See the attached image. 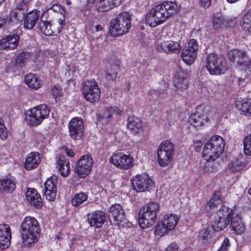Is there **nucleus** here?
Returning <instances> with one entry per match:
<instances>
[{"label": "nucleus", "mask_w": 251, "mask_h": 251, "mask_svg": "<svg viewBox=\"0 0 251 251\" xmlns=\"http://www.w3.org/2000/svg\"><path fill=\"white\" fill-rule=\"evenodd\" d=\"M177 9L175 2L165 1L155 6L147 14L146 23L151 27H155L176 13Z\"/></svg>", "instance_id": "obj_1"}, {"label": "nucleus", "mask_w": 251, "mask_h": 251, "mask_svg": "<svg viewBox=\"0 0 251 251\" xmlns=\"http://www.w3.org/2000/svg\"><path fill=\"white\" fill-rule=\"evenodd\" d=\"M40 225L34 217H25L21 225L20 230L22 246L31 247L37 243L40 236Z\"/></svg>", "instance_id": "obj_2"}, {"label": "nucleus", "mask_w": 251, "mask_h": 251, "mask_svg": "<svg viewBox=\"0 0 251 251\" xmlns=\"http://www.w3.org/2000/svg\"><path fill=\"white\" fill-rule=\"evenodd\" d=\"M159 206L155 202H151L143 207L139 211L138 222L142 228L151 226L155 222Z\"/></svg>", "instance_id": "obj_3"}, {"label": "nucleus", "mask_w": 251, "mask_h": 251, "mask_svg": "<svg viewBox=\"0 0 251 251\" xmlns=\"http://www.w3.org/2000/svg\"><path fill=\"white\" fill-rule=\"evenodd\" d=\"M225 143L222 137L215 135L207 142L203 149L202 155L208 161H214L222 154Z\"/></svg>", "instance_id": "obj_4"}, {"label": "nucleus", "mask_w": 251, "mask_h": 251, "mask_svg": "<svg viewBox=\"0 0 251 251\" xmlns=\"http://www.w3.org/2000/svg\"><path fill=\"white\" fill-rule=\"evenodd\" d=\"M131 15L127 12L119 14L110 22V33L113 36H118L126 33L131 27Z\"/></svg>", "instance_id": "obj_5"}, {"label": "nucleus", "mask_w": 251, "mask_h": 251, "mask_svg": "<svg viewBox=\"0 0 251 251\" xmlns=\"http://www.w3.org/2000/svg\"><path fill=\"white\" fill-rule=\"evenodd\" d=\"M174 156V147L169 141L160 144L157 150L158 162L160 166L166 167L172 162Z\"/></svg>", "instance_id": "obj_6"}, {"label": "nucleus", "mask_w": 251, "mask_h": 251, "mask_svg": "<svg viewBox=\"0 0 251 251\" xmlns=\"http://www.w3.org/2000/svg\"><path fill=\"white\" fill-rule=\"evenodd\" d=\"M82 93L85 99L90 102H95L100 99V91L94 79L87 80L84 82Z\"/></svg>", "instance_id": "obj_7"}, {"label": "nucleus", "mask_w": 251, "mask_h": 251, "mask_svg": "<svg viewBox=\"0 0 251 251\" xmlns=\"http://www.w3.org/2000/svg\"><path fill=\"white\" fill-rule=\"evenodd\" d=\"M50 110L45 104H41L31 109L30 114L26 116L28 124L35 126L41 124L43 120L47 118L49 115Z\"/></svg>", "instance_id": "obj_8"}, {"label": "nucleus", "mask_w": 251, "mask_h": 251, "mask_svg": "<svg viewBox=\"0 0 251 251\" xmlns=\"http://www.w3.org/2000/svg\"><path fill=\"white\" fill-rule=\"evenodd\" d=\"M177 216L174 214H167L164 216L162 221L158 222L155 227L154 233L156 235L162 236L173 229L177 224Z\"/></svg>", "instance_id": "obj_9"}, {"label": "nucleus", "mask_w": 251, "mask_h": 251, "mask_svg": "<svg viewBox=\"0 0 251 251\" xmlns=\"http://www.w3.org/2000/svg\"><path fill=\"white\" fill-rule=\"evenodd\" d=\"M224 63V59L222 56L211 53L207 57L206 67L211 75H220L225 72Z\"/></svg>", "instance_id": "obj_10"}, {"label": "nucleus", "mask_w": 251, "mask_h": 251, "mask_svg": "<svg viewBox=\"0 0 251 251\" xmlns=\"http://www.w3.org/2000/svg\"><path fill=\"white\" fill-rule=\"evenodd\" d=\"M133 189L137 192L149 191L154 187L153 180L145 174L137 175L131 180Z\"/></svg>", "instance_id": "obj_11"}, {"label": "nucleus", "mask_w": 251, "mask_h": 251, "mask_svg": "<svg viewBox=\"0 0 251 251\" xmlns=\"http://www.w3.org/2000/svg\"><path fill=\"white\" fill-rule=\"evenodd\" d=\"M69 135L75 140H82L84 137L83 121L79 117L73 118L69 123Z\"/></svg>", "instance_id": "obj_12"}, {"label": "nucleus", "mask_w": 251, "mask_h": 251, "mask_svg": "<svg viewBox=\"0 0 251 251\" xmlns=\"http://www.w3.org/2000/svg\"><path fill=\"white\" fill-rule=\"evenodd\" d=\"M198 45L196 39H191L182 50L181 57L183 61L188 65H191L194 62L197 54Z\"/></svg>", "instance_id": "obj_13"}, {"label": "nucleus", "mask_w": 251, "mask_h": 251, "mask_svg": "<svg viewBox=\"0 0 251 251\" xmlns=\"http://www.w3.org/2000/svg\"><path fill=\"white\" fill-rule=\"evenodd\" d=\"M93 159L88 154H85L82 156L77 161L76 165L75 172L80 176L81 177H84L88 175L93 165Z\"/></svg>", "instance_id": "obj_14"}, {"label": "nucleus", "mask_w": 251, "mask_h": 251, "mask_svg": "<svg viewBox=\"0 0 251 251\" xmlns=\"http://www.w3.org/2000/svg\"><path fill=\"white\" fill-rule=\"evenodd\" d=\"M110 161L115 166L125 170L130 168L133 165V158L123 153L113 155Z\"/></svg>", "instance_id": "obj_15"}, {"label": "nucleus", "mask_w": 251, "mask_h": 251, "mask_svg": "<svg viewBox=\"0 0 251 251\" xmlns=\"http://www.w3.org/2000/svg\"><path fill=\"white\" fill-rule=\"evenodd\" d=\"M58 178L57 176L53 175L49 177L44 183V195L47 200L53 201L56 196Z\"/></svg>", "instance_id": "obj_16"}, {"label": "nucleus", "mask_w": 251, "mask_h": 251, "mask_svg": "<svg viewBox=\"0 0 251 251\" xmlns=\"http://www.w3.org/2000/svg\"><path fill=\"white\" fill-rule=\"evenodd\" d=\"M156 50L159 52L167 54L178 53L181 50V46L177 42L173 41H163L157 44Z\"/></svg>", "instance_id": "obj_17"}, {"label": "nucleus", "mask_w": 251, "mask_h": 251, "mask_svg": "<svg viewBox=\"0 0 251 251\" xmlns=\"http://www.w3.org/2000/svg\"><path fill=\"white\" fill-rule=\"evenodd\" d=\"M189 75V72L180 68L176 73L174 80V84L177 89L186 90L188 87L187 79Z\"/></svg>", "instance_id": "obj_18"}, {"label": "nucleus", "mask_w": 251, "mask_h": 251, "mask_svg": "<svg viewBox=\"0 0 251 251\" xmlns=\"http://www.w3.org/2000/svg\"><path fill=\"white\" fill-rule=\"evenodd\" d=\"M105 213L102 210H96L87 215V220L92 226L99 228L102 226L105 221Z\"/></svg>", "instance_id": "obj_19"}, {"label": "nucleus", "mask_w": 251, "mask_h": 251, "mask_svg": "<svg viewBox=\"0 0 251 251\" xmlns=\"http://www.w3.org/2000/svg\"><path fill=\"white\" fill-rule=\"evenodd\" d=\"M122 111L117 107H110L105 108L102 113L97 115V119L99 122L103 124H108L112 121V116L114 114L116 115H121Z\"/></svg>", "instance_id": "obj_20"}, {"label": "nucleus", "mask_w": 251, "mask_h": 251, "mask_svg": "<svg viewBox=\"0 0 251 251\" xmlns=\"http://www.w3.org/2000/svg\"><path fill=\"white\" fill-rule=\"evenodd\" d=\"M11 230L7 224L0 225V250L7 249L10 245Z\"/></svg>", "instance_id": "obj_21"}, {"label": "nucleus", "mask_w": 251, "mask_h": 251, "mask_svg": "<svg viewBox=\"0 0 251 251\" xmlns=\"http://www.w3.org/2000/svg\"><path fill=\"white\" fill-rule=\"evenodd\" d=\"M110 218H112L115 225H119L125 219V212L119 204L112 205L110 208Z\"/></svg>", "instance_id": "obj_22"}, {"label": "nucleus", "mask_w": 251, "mask_h": 251, "mask_svg": "<svg viewBox=\"0 0 251 251\" xmlns=\"http://www.w3.org/2000/svg\"><path fill=\"white\" fill-rule=\"evenodd\" d=\"M122 0H96V7L98 11L104 12L120 5Z\"/></svg>", "instance_id": "obj_23"}, {"label": "nucleus", "mask_w": 251, "mask_h": 251, "mask_svg": "<svg viewBox=\"0 0 251 251\" xmlns=\"http://www.w3.org/2000/svg\"><path fill=\"white\" fill-rule=\"evenodd\" d=\"M40 12L34 10L28 12L24 19V26L28 29H32L39 20Z\"/></svg>", "instance_id": "obj_24"}, {"label": "nucleus", "mask_w": 251, "mask_h": 251, "mask_svg": "<svg viewBox=\"0 0 251 251\" xmlns=\"http://www.w3.org/2000/svg\"><path fill=\"white\" fill-rule=\"evenodd\" d=\"M202 111V107L198 106L196 112L191 115L189 118V123L196 127H201L204 121L206 122L207 117L203 113H201Z\"/></svg>", "instance_id": "obj_25"}, {"label": "nucleus", "mask_w": 251, "mask_h": 251, "mask_svg": "<svg viewBox=\"0 0 251 251\" xmlns=\"http://www.w3.org/2000/svg\"><path fill=\"white\" fill-rule=\"evenodd\" d=\"M228 58L231 61L236 62L238 66L243 67L248 56L245 51L233 50L228 52Z\"/></svg>", "instance_id": "obj_26"}, {"label": "nucleus", "mask_w": 251, "mask_h": 251, "mask_svg": "<svg viewBox=\"0 0 251 251\" xmlns=\"http://www.w3.org/2000/svg\"><path fill=\"white\" fill-rule=\"evenodd\" d=\"M40 155L38 152H30L27 156L24 163V167L27 170L36 168L39 164Z\"/></svg>", "instance_id": "obj_27"}, {"label": "nucleus", "mask_w": 251, "mask_h": 251, "mask_svg": "<svg viewBox=\"0 0 251 251\" xmlns=\"http://www.w3.org/2000/svg\"><path fill=\"white\" fill-rule=\"evenodd\" d=\"M127 127L133 134L139 133L143 129L140 119L135 116H131L128 118Z\"/></svg>", "instance_id": "obj_28"}, {"label": "nucleus", "mask_w": 251, "mask_h": 251, "mask_svg": "<svg viewBox=\"0 0 251 251\" xmlns=\"http://www.w3.org/2000/svg\"><path fill=\"white\" fill-rule=\"evenodd\" d=\"M57 164L61 176L63 177L67 176L70 170L68 159L63 155L59 156L57 160Z\"/></svg>", "instance_id": "obj_29"}, {"label": "nucleus", "mask_w": 251, "mask_h": 251, "mask_svg": "<svg viewBox=\"0 0 251 251\" xmlns=\"http://www.w3.org/2000/svg\"><path fill=\"white\" fill-rule=\"evenodd\" d=\"M25 84L31 89L37 90L42 85V80L36 75L32 74H29L25 77Z\"/></svg>", "instance_id": "obj_30"}, {"label": "nucleus", "mask_w": 251, "mask_h": 251, "mask_svg": "<svg viewBox=\"0 0 251 251\" xmlns=\"http://www.w3.org/2000/svg\"><path fill=\"white\" fill-rule=\"evenodd\" d=\"M16 48V34L8 35L0 40V50H14Z\"/></svg>", "instance_id": "obj_31"}, {"label": "nucleus", "mask_w": 251, "mask_h": 251, "mask_svg": "<svg viewBox=\"0 0 251 251\" xmlns=\"http://www.w3.org/2000/svg\"><path fill=\"white\" fill-rule=\"evenodd\" d=\"M16 187L14 181L8 178L0 179V191L2 192L12 193Z\"/></svg>", "instance_id": "obj_32"}, {"label": "nucleus", "mask_w": 251, "mask_h": 251, "mask_svg": "<svg viewBox=\"0 0 251 251\" xmlns=\"http://www.w3.org/2000/svg\"><path fill=\"white\" fill-rule=\"evenodd\" d=\"M230 221H231L230 227L232 231L238 234H242L244 232L245 227L239 217H232Z\"/></svg>", "instance_id": "obj_33"}, {"label": "nucleus", "mask_w": 251, "mask_h": 251, "mask_svg": "<svg viewBox=\"0 0 251 251\" xmlns=\"http://www.w3.org/2000/svg\"><path fill=\"white\" fill-rule=\"evenodd\" d=\"M236 107L242 115H251V100H243L236 104Z\"/></svg>", "instance_id": "obj_34"}, {"label": "nucleus", "mask_w": 251, "mask_h": 251, "mask_svg": "<svg viewBox=\"0 0 251 251\" xmlns=\"http://www.w3.org/2000/svg\"><path fill=\"white\" fill-rule=\"evenodd\" d=\"M29 4L25 3L22 1L21 3L17 5V24H21L27 13Z\"/></svg>", "instance_id": "obj_35"}, {"label": "nucleus", "mask_w": 251, "mask_h": 251, "mask_svg": "<svg viewBox=\"0 0 251 251\" xmlns=\"http://www.w3.org/2000/svg\"><path fill=\"white\" fill-rule=\"evenodd\" d=\"M230 220L222 219L221 218L215 216L213 221L212 222V226L215 231H220L226 227Z\"/></svg>", "instance_id": "obj_36"}, {"label": "nucleus", "mask_w": 251, "mask_h": 251, "mask_svg": "<svg viewBox=\"0 0 251 251\" xmlns=\"http://www.w3.org/2000/svg\"><path fill=\"white\" fill-rule=\"evenodd\" d=\"M39 27L42 33L46 36H51L57 32L52 27L50 23L48 21L41 20L39 22Z\"/></svg>", "instance_id": "obj_37"}, {"label": "nucleus", "mask_w": 251, "mask_h": 251, "mask_svg": "<svg viewBox=\"0 0 251 251\" xmlns=\"http://www.w3.org/2000/svg\"><path fill=\"white\" fill-rule=\"evenodd\" d=\"M213 27L214 29H219L226 27L228 25V21L221 15H217L213 17L212 20Z\"/></svg>", "instance_id": "obj_38"}, {"label": "nucleus", "mask_w": 251, "mask_h": 251, "mask_svg": "<svg viewBox=\"0 0 251 251\" xmlns=\"http://www.w3.org/2000/svg\"><path fill=\"white\" fill-rule=\"evenodd\" d=\"M241 25L243 30L251 33V9L244 15L241 23Z\"/></svg>", "instance_id": "obj_39"}, {"label": "nucleus", "mask_w": 251, "mask_h": 251, "mask_svg": "<svg viewBox=\"0 0 251 251\" xmlns=\"http://www.w3.org/2000/svg\"><path fill=\"white\" fill-rule=\"evenodd\" d=\"M88 196L87 194L80 192L76 194L71 200V203L74 206H79L87 200Z\"/></svg>", "instance_id": "obj_40"}, {"label": "nucleus", "mask_w": 251, "mask_h": 251, "mask_svg": "<svg viewBox=\"0 0 251 251\" xmlns=\"http://www.w3.org/2000/svg\"><path fill=\"white\" fill-rule=\"evenodd\" d=\"M233 211L231 209L228 208L226 206H223L218 211L217 216V217H220L222 219H225L230 220L232 215Z\"/></svg>", "instance_id": "obj_41"}, {"label": "nucleus", "mask_w": 251, "mask_h": 251, "mask_svg": "<svg viewBox=\"0 0 251 251\" xmlns=\"http://www.w3.org/2000/svg\"><path fill=\"white\" fill-rule=\"evenodd\" d=\"M220 192H216L214 194L212 198L208 202L206 206V208L207 211L211 210L212 209L215 207L217 205L220 203Z\"/></svg>", "instance_id": "obj_42"}, {"label": "nucleus", "mask_w": 251, "mask_h": 251, "mask_svg": "<svg viewBox=\"0 0 251 251\" xmlns=\"http://www.w3.org/2000/svg\"><path fill=\"white\" fill-rule=\"evenodd\" d=\"M30 53L28 52H22L17 56V65L22 67L30 58Z\"/></svg>", "instance_id": "obj_43"}, {"label": "nucleus", "mask_w": 251, "mask_h": 251, "mask_svg": "<svg viewBox=\"0 0 251 251\" xmlns=\"http://www.w3.org/2000/svg\"><path fill=\"white\" fill-rule=\"evenodd\" d=\"M244 166L245 164L242 161L236 159L229 164V168L233 172H237L241 170Z\"/></svg>", "instance_id": "obj_44"}, {"label": "nucleus", "mask_w": 251, "mask_h": 251, "mask_svg": "<svg viewBox=\"0 0 251 251\" xmlns=\"http://www.w3.org/2000/svg\"><path fill=\"white\" fill-rule=\"evenodd\" d=\"M244 152L246 154L251 155V134L247 136L244 140Z\"/></svg>", "instance_id": "obj_45"}, {"label": "nucleus", "mask_w": 251, "mask_h": 251, "mask_svg": "<svg viewBox=\"0 0 251 251\" xmlns=\"http://www.w3.org/2000/svg\"><path fill=\"white\" fill-rule=\"evenodd\" d=\"M27 201L30 204L37 208H39L42 206V201L41 196H36L31 199L26 198Z\"/></svg>", "instance_id": "obj_46"}, {"label": "nucleus", "mask_w": 251, "mask_h": 251, "mask_svg": "<svg viewBox=\"0 0 251 251\" xmlns=\"http://www.w3.org/2000/svg\"><path fill=\"white\" fill-rule=\"evenodd\" d=\"M50 93L53 97L56 99L58 97H60L62 95V88L61 86L57 84L51 88Z\"/></svg>", "instance_id": "obj_47"}, {"label": "nucleus", "mask_w": 251, "mask_h": 251, "mask_svg": "<svg viewBox=\"0 0 251 251\" xmlns=\"http://www.w3.org/2000/svg\"><path fill=\"white\" fill-rule=\"evenodd\" d=\"M7 136V131L4 126L3 120L0 118V138L4 140Z\"/></svg>", "instance_id": "obj_48"}, {"label": "nucleus", "mask_w": 251, "mask_h": 251, "mask_svg": "<svg viewBox=\"0 0 251 251\" xmlns=\"http://www.w3.org/2000/svg\"><path fill=\"white\" fill-rule=\"evenodd\" d=\"M26 198L31 199L36 196H40L34 188H29L25 193Z\"/></svg>", "instance_id": "obj_49"}, {"label": "nucleus", "mask_w": 251, "mask_h": 251, "mask_svg": "<svg viewBox=\"0 0 251 251\" xmlns=\"http://www.w3.org/2000/svg\"><path fill=\"white\" fill-rule=\"evenodd\" d=\"M51 9L55 12H60L62 15H65V11L60 4H54L50 8Z\"/></svg>", "instance_id": "obj_50"}, {"label": "nucleus", "mask_w": 251, "mask_h": 251, "mask_svg": "<svg viewBox=\"0 0 251 251\" xmlns=\"http://www.w3.org/2000/svg\"><path fill=\"white\" fill-rule=\"evenodd\" d=\"M229 246V240L227 238H225L220 248L217 251H226Z\"/></svg>", "instance_id": "obj_51"}, {"label": "nucleus", "mask_w": 251, "mask_h": 251, "mask_svg": "<svg viewBox=\"0 0 251 251\" xmlns=\"http://www.w3.org/2000/svg\"><path fill=\"white\" fill-rule=\"evenodd\" d=\"M120 68L118 65L116 64H111L109 66H107V72H110L111 73H116V74L117 75L118 72L119 71Z\"/></svg>", "instance_id": "obj_52"}, {"label": "nucleus", "mask_w": 251, "mask_h": 251, "mask_svg": "<svg viewBox=\"0 0 251 251\" xmlns=\"http://www.w3.org/2000/svg\"><path fill=\"white\" fill-rule=\"evenodd\" d=\"M65 15H62V18H60L58 20L59 26L57 28L56 32L59 33L64 27L65 25Z\"/></svg>", "instance_id": "obj_53"}, {"label": "nucleus", "mask_w": 251, "mask_h": 251, "mask_svg": "<svg viewBox=\"0 0 251 251\" xmlns=\"http://www.w3.org/2000/svg\"><path fill=\"white\" fill-rule=\"evenodd\" d=\"M200 236L203 240L207 239L210 237V232L208 229H203L201 231Z\"/></svg>", "instance_id": "obj_54"}, {"label": "nucleus", "mask_w": 251, "mask_h": 251, "mask_svg": "<svg viewBox=\"0 0 251 251\" xmlns=\"http://www.w3.org/2000/svg\"><path fill=\"white\" fill-rule=\"evenodd\" d=\"M117 75L116 74V73H111L110 72H106L105 73V78L107 80H111L114 81L117 77Z\"/></svg>", "instance_id": "obj_55"}, {"label": "nucleus", "mask_w": 251, "mask_h": 251, "mask_svg": "<svg viewBox=\"0 0 251 251\" xmlns=\"http://www.w3.org/2000/svg\"><path fill=\"white\" fill-rule=\"evenodd\" d=\"M212 0H198L199 4L202 7L208 8L211 4Z\"/></svg>", "instance_id": "obj_56"}, {"label": "nucleus", "mask_w": 251, "mask_h": 251, "mask_svg": "<svg viewBox=\"0 0 251 251\" xmlns=\"http://www.w3.org/2000/svg\"><path fill=\"white\" fill-rule=\"evenodd\" d=\"M96 32L98 33H96V38L98 39L102 36L103 33V28L100 25H97L95 26Z\"/></svg>", "instance_id": "obj_57"}, {"label": "nucleus", "mask_w": 251, "mask_h": 251, "mask_svg": "<svg viewBox=\"0 0 251 251\" xmlns=\"http://www.w3.org/2000/svg\"><path fill=\"white\" fill-rule=\"evenodd\" d=\"M202 145V143L201 140H197L194 143V147L196 151H199Z\"/></svg>", "instance_id": "obj_58"}, {"label": "nucleus", "mask_w": 251, "mask_h": 251, "mask_svg": "<svg viewBox=\"0 0 251 251\" xmlns=\"http://www.w3.org/2000/svg\"><path fill=\"white\" fill-rule=\"evenodd\" d=\"M178 246L176 243L174 242L171 243L166 248L167 251H176L178 249Z\"/></svg>", "instance_id": "obj_59"}, {"label": "nucleus", "mask_w": 251, "mask_h": 251, "mask_svg": "<svg viewBox=\"0 0 251 251\" xmlns=\"http://www.w3.org/2000/svg\"><path fill=\"white\" fill-rule=\"evenodd\" d=\"M243 67L246 68L251 73V60H248V58L246 59Z\"/></svg>", "instance_id": "obj_60"}, {"label": "nucleus", "mask_w": 251, "mask_h": 251, "mask_svg": "<svg viewBox=\"0 0 251 251\" xmlns=\"http://www.w3.org/2000/svg\"><path fill=\"white\" fill-rule=\"evenodd\" d=\"M65 152L66 154L70 157H73L75 155V152L71 149H68L67 147L65 148Z\"/></svg>", "instance_id": "obj_61"}, {"label": "nucleus", "mask_w": 251, "mask_h": 251, "mask_svg": "<svg viewBox=\"0 0 251 251\" xmlns=\"http://www.w3.org/2000/svg\"><path fill=\"white\" fill-rule=\"evenodd\" d=\"M246 80L245 77H240L238 78V82L239 85H243L245 83H246V82H245Z\"/></svg>", "instance_id": "obj_62"}, {"label": "nucleus", "mask_w": 251, "mask_h": 251, "mask_svg": "<svg viewBox=\"0 0 251 251\" xmlns=\"http://www.w3.org/2000/svg\"><path fill=\"white\" fill-rule=\"evenodd\" d=\"M5 23V20L3 18H0V28L2 27L4 24Z\"/></svg>", "instance_id": "obj_63"}, {"label": "nucleus", "mask_w": 251, "mask_h": 251, "mask_svg": "<svg viewBox=\"0 0 251 251\" xmlns=\"http://www.w3.org/2000/svg\"><path fill=\"white\" fill-rule=\"evenodd\" d=\"M32 0H22V1L24 2V4H25V3H28L29 4V3Z\"/></svg>", "instance_id": "obj_64"}]
</instances>
